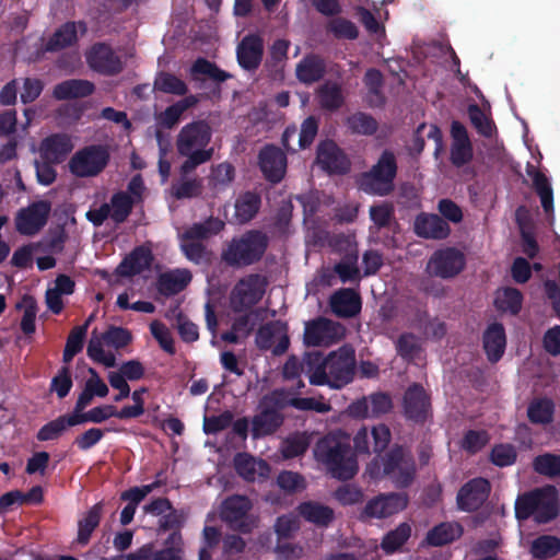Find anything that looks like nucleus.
Here are the masks:
<instances>
[{"mask_svg":"<svg viewBox=\"0 0 560 560\" xmlns=\"http://www.w3.org/2000/svg\"><path fill=\"white\" fill-rule=\"evenodd\" d=\"M375 458L369 467L370 475L374 478L386 477L397 488H407L415 480L417 466L410 451L401 445H394L387 453Z\"/></svg>","mask_w":560,"mask_h":560,"instance_id":"nucleus-4","label":"nucleus"},{"mask_svg":"<svg viewBox=\"0 0 560 560\" xmlns=\"http://www.w3.org/2000/svg\"><path fill=\"white\" fill-rule=\"evenodd\" d=\"M190 78L192 81L202 82L205 78L220 84L228 79L232 78L231 73L222 70L217 63L203 58H197L189 69Z\"/></svg>","mask_w":560,"mask_h":560,"instance_id":"nucleus-32","label":"nucleus"},{"mask_svg":"<svg viewBox=\"0 0 560 560\" xmlns=\"http://www.w3.org/2000/svg\"><path fill=\"white\" fill-rule=\"evenodd\" d=\"M529 551L535 559H551L560 552V538L553 535H540L532 541Z\"/></svg>","mask_w":560,"mask_h":560,"instance_id":"nucleus-42","label":"nucleus"},{"mask_svg":"<svg viewBox=\"0 0 560 560\" xmlns=\"http://www.w3.org/2000/svg\"><path fill=\"white\" fill-rule=\"evenodd\" d=\"M292 398L285 389H273L260 399V406L281 412L287 407H292Z\"/></svg>","mask_w":560,"mask_h":560,"instance_id":"nucleus-61","label":"nucleus"},{"mask_svg":"<svg viewBox=\"0 0 560 560\" xmlns=\"http://www.w3.org/2000/svg\"><path fill=\"white\" fill-rule=\"evenodd\" d=\"M331 312L340 318H351L361 312L362 302L353 289L343 288L336 291L329 299Z\"/></svg>","mask_w":560,"mask_h":560,"instance_id":"nucleus-25","label":"nucleus"},{"mask_svg":"<svg viewBox=\"0 0 560 560\" xmlns=\"http://www.w3.org/2000/svg\"><path fill=\"white\" fill-rule=\"evenodd\" d=\"M327 31L331 33L337 39H357L359 30L357 25L345 18H335L327 24Z\"/></svg>","mask_w":560,"mask_h":560,"instance_id":"nucleus-56","label":"nucleus"},{"mask_svg":"<svg viewBox=\"0 0 560 560\" xmlns=\"http://www.w3.org/2000/svg\"><path fill=\"white\" fill-rule=\"evenodd\" d=\"M268 245L269 238L266 233L250 230L241 237L233 238L223 253V259L230 266H249L262 258Z\"/></svg>","mask_w":560,"mask_h":560,"instance_id":"nucleus-5","label":"nucleus"},{"mask_svg":"<svg viewBox=\"0 0 560 560\" xmlns=\"http://www.w3.org/2000/svg\"><path fill=\"white\" fill-rule=\"evenodd\" d=\"M466 267L464 253L455 247H445L435 250L427 265V270L441 279H452Z\"/></svg>","mask_w":560,"mask_h":560,"instance_id":"nucleus-11","label":"nucleus"},{"mask_svg":"<svg viewBox=\"0 0 560 560\" xmlns=\"http://www.w3.org/2000/svg\"><path fill=\"white\" fill-rule=\"evenodd\" d=\"M314 457L331 477L338 480L352 479L359 465L348 434L338 430L320 438L314 446Z\"/></svg>","mask_w":560,"mask_h":560,"instance_id":"nucleus-2","label":"nucleus"},{"mask_svg":"<svg viewBox=\"0 0 560 560\" xmlns=\"http://www.w3.org/2000/svg\"><path fill=\"white\" fill-rule=\"evenodd\" d=\"M539 497H542V489H535L526 492L515 501V516L517 520H527L535 516L536 510L539 504Z\"/></svg>","mask_w":560,"mask_h":560,"instance_id":"nucleus-45","label":"nucleus"},{"mask_svg":"<svg viewBox=\"0 0 560 560\" xmlns=\"http://www.w3.org/2000/svg\"><path fill=\"white\" fill-rule=\"evenodd\" d=\"M555 405L551 399H534L527 408L528 420L533 424H549L553 420Z\"/></svg>","mask_w":560,"mask_h":560,"instance_id":"nucleus-44","label":"nucleus"},{"mask_svg":"<svg viewBox=\"0 0 560 560\" xmlns=\"http://www.w3.org/2000/svg\"><path fill=\"white\" fill-rule=\"evenodd\" d=\"M51 205L46 200H38L21 208L14 218L15 230L24 236L36 235L46 224L50 214Z\"/></svg>","mask_w":560,"mask_h":560,"instance_id":"nucleus-13","label":"nucleus"},{"mask_svg":"<svg viewBox=\"0 0 560 560\" xmlns=\"http://www.w3.org/2000/svg\"><path fill=\"white\" fill-rule=\"evenodd\" d=\"M88 31L84 21H69L61 24L45 44V50L55 52L71 47L78 43V32L84 35Z\"/></svg>","mask_w":560,"mask_h":560,"instance_id":"nucleus-23","label":"nucleus"},{"mask_svg":"<svg viewBox=\"0 0 560 560\" xmlns=\"http://www.w3.org/2000/svg\"><path fill=\"white\" fill-rule=\"evenodd\" d=\"M482 345L490 362H498L504 354L506 347V335L501 323L490 324L483 332Z\"/></svg>","mask_w":560,"mask_h":560,"instance_id":"nucleus-27","label":"nucleus"},{"mask_svg":"<svg viewBox=\"0 0 560 560\" xmlns=\"http://www.w3.org/2000/svg\"><path fill=\"white\" fill-rule=\"evenodd\" d=\"M264 57V40L257 34H247L238 43L236 59L240 67L246 71H256Z\"/></svg>","mask_w":560,"mask_h":560,"instance_id":"nucleus-21","label":"nucleus"},{"mask_svg":"<svg viewBox=\"0 0 560 560\" xmlns=\"http://www.w3.org/2000/svg\"><path fill=\"white\" fill-rule=\"evenodd\" d=\"M559 509L555 499L550 498L542 489V497H539V504L534 520L539 524H546L558 516Z\"/></svg>","mask_w":560,"mask_h":560,"instance_id":"nucleus-58","label":"nucleus"},{"mask_svg":"<svg viewBox=\"0 0 560 560\" xmlns=\"http://www.w3.org/2000/svg\"><path fill=\"white\" fill-rule=\"evenodd\" d=\"M312 354H316V351L306 352L302 361H300L295 355L289 357L283 365V377L285 380H295L299 378L303 373L310 378L311 373L307 372L308 366L306 362Z\"/></svg>","mask_w":560,"mask_h":560,"instance_id":"nucleus-59","label":"nucleus"},{"mask_svg":"<svg viewBox=\"0 0 560 560\" xmlns=\"http://www.w3.org/2000/svg\"><path fill=\"white\" fill-rule=\"evenodd\" d=\"M299 514L318 527H327L335 518V512L328 505L315 501H306L298 506Z\"/></svg>","mask_w":560,"mask_h":560,"instance_id":"nucleus-33","label":"nucleus"},{"mask_svg":"<svg viewBox=\"0 0 560 560\" xmlns=\"http://www.w3.org/2000/svg\"><path fill=\"white\" fill-rule=\"evenodd\" d=\"M201 190L202 182L199 178L182 179L171 187L172 196L177 200L198 197Z\"/></svg>","mask_w":560,"mask_h":560,"instance_id":"nucleus-57","label":"nucleus"},{"mask_svg":"<svg viewBox=\"0 0 560 560\" xmlns=\"http://www.w3.org/2000/svg\"><path fill=\"white\" fill-rule=\"evenodd\" d=\"M522 304L523 294L518 289L505 287L498 290L494 299V306L498 311L517 315L522 310Z\"/></svg>","mask_w":560,"mask_h":560,"instance_id":"nucleus-41","label":"nucleus"},{"mask_svg":"<svg viewBox=\"0 0 560 560\" xmlns=\"http://www.w3.org/2000/svg\"><path fill=\"white\" fill-rule=\"evenodd\" d=\"M308 446L310 441L305 434H295L283 442L282 455L285 458H294L303 455Z\"/></svg>","mask_w":560,"mask_h":560,"instance_id":"nucleus-63","label":"nucleus"},{"mask_svg":"<svg viewBox=\"0 0 560 560\" xmlns=\"http://www.w3.org/2000/svg\"><path fill=\"white\" fill-rule=\"evenodd\" d=\"M357 262L358 252L351 250L345 255L340 262L334 266V271L338 275L342 283L353 282L360 279V270Z\"/></svg>","mask_w":560,"mask_h":560,"instance_id":"nucleus-48","label":"nucleus"},{"mask_svg":"<svg viewBox=\"0 0 560 560\" xmlns=\"http://www.w3.org/2000/svg\"><path fill=\"white\" fill-rule=\"evenodd\" d=\"M355 353L351 347L343 346L328 355L320 351L312 354L306 362L310 383L315 386L327 385L340 389L350 384L355 375Z\"/></svg>","mask_w":560,"mask_h":560,"instance_id":"nucleus-1","label":"nucleus"},{"mask_svg":"<svg viewBox=\"0 0 560 560\" xmlns=\"http://www.w3.org/2000/svg\"><path fill=\"white\" fill-rule=\"evenodd\" d=\"M93 82L83 79H68L54 86L52 96L57 101L82 98L94 93Z\"/></svg>","mask_w":560,"mask_h":560,"instance_id":"nucleus-30","label":"nucleus"},{"mask_svg":"<svg viewBox=\"0 0 560 560\" xmlns=\"http://www.w3.org/2000/svg\"><path fill=\"white\" fill-rule=\"evenodd\" d=\"M415 233L425 240H445L451 234V226L439 214L419 213L413 222Z\"/></svg>","mask_w":560,"mask_h":560,"instance_id":"nucleus-22","label":"nucleus"},{"mask_svg":"<svg viewBox=\"0 0 560 560\" xmlns=\"http://www.w3.org/2000/svg\"><path fill=\"white\" fill-rule=\"evenodd\" d=\"M346 125L352 133L372 136L377 131L378 124L371 115L358 112L350 115Z\"/></svg>","mask_w":560,"mask_h":560,"instance_id":"nucleus-46","label":"nucleus"},{"mask_svg":"<svg viewBox=\"0 0 560 560\" xmlns=\"http://www.w3.org/2000/svg\"><path fill=\"white\" fill-rule=\"evenodd\" d=\"M342 336V326L319 316L305 323L303 340L308 347L330 346Z\"/></svg>","mask_w":560,"mask_h":560,"instance_id":"nucleus-15","label":"nucleus"},{"mask_svg":"<svg viewBox=\"0 0 560 560\" xmlns=\"http://www.w3.org/2000/svg\"><path fill=\"white\" fill-rule=\"evenodd\" d=\"M268 287L267 277L250 273L240 279L231 292V304L234 312L252 308L265 295Z\"/></svg>","mask_w":560,"mask_h":560,"instance_id":"nucleus-9","label":"nucleus"},{"mask_svg":"<svg viewBox=\"0 0 560 560\" xmlns=\"http://www.w3.org/2000/svg\"><path fill=\"white\" fill-rule=\"evenodd\" d=\"M85 58L89 67L102 75L113 77L124 70V62L120 56L106 43H95L92 45Z\"/></svg>","mask_w":560,"mask_h":560,"instance_id":"nucleus-16","label":"nucleus"},{"mask_svg":"<svg viewBox=\"0 0 560 560\" xmlns=\"http://www.w3.org/2000/svg\"><path fill=\"white\" fill-rule=\"evenodd\" d=\"M334 495L342 505H354L361 503L364 499L362 489L353 483H346L338 487Z\"/></svg>","mask_w":560,"mask_h":560,"instance_id":"nucleus-62","label":"nucleus"},{"mask_svg":"<svg viewBox=\"0 0 560 560\" xmlns=\"http://www.w3.org/2000/svg\"><path fill=\"white\" fill-rule=\"evenodd\" d=\"M103 343H105L103 335L97 337L94 330L89 340L86 353L94 362L103 364L106 368H114L116 365V357L112 352L106 353L103 349Z\"/></svg>","mask_w":560,"mask_h":560,"instance_id":"nucleus-47","label":"nucleus"},{"mask_svg":"<svg viewBox=\"0 0 560 560\" xmlns=\"http://www.w3.org/2000/svg\"><path fill=\"white\" fill-rule=\"evenodd\" d=\"M259 168L266 180L278 184L280 183L287 171V155L284 152L273 145H265L258 154Z\"/></svg>","mask_w":560,"mask_h":560,"instance_id":"nucleus-20","label":"nucleus"},{"mask_svg":"<svg viewBox=\"0 0 560 560\" xmlns=\"http://www.w3.org/2000/svg\"><path fill=\"white\" fill-rule=\"evenodd\" d=\"M408 503L409 497L405 492L381 493L366 502L359 520L386 518L404 511Z\"/></svg>","mask_w":560,"mask_h":560,"instance_id":"nucleus-10","label":"nucleus"},{"mask_svg":"<svg viewBox=\"0 0 560 560\" xmlns=\"http://www.w3.org/2000/svg\"><path fill=\"white\" fill-rule=\"evenodd\" d=\"M212 133V127L205 119L194 120L182 127L176 137L177 153L186 158L179 168L182 176L212 160L214 148L209 147Z\"/></svg>","mask_w":560,"mask_h":560,"instance_id":"nucleus-3","label":"nucleus"},{"mask_svg":"<svg viewBox=\"0 0 560 560\" xmlns=\"http://www.w3.org/2000/svg\"><path fill=\"white\" fill-rule=\"evenodd\" d=\"M317 100L322 109L331 113L339 110L345 104L341 85L337 82H325L317 90Z\"/></svg>","mask_w":560,"mask_h":560,"instance_id":"nucleus-37","label":"nucleus"},{"mask_svg":"<svg viewBox=\"0 0 560 560\" xmlns=\"http://www.w3.org/2000/svg\"><path fill=\"white\" fill-rule=\"evenodd\" d=\"M102 335L105 345L117 350L127 347L132 340L131 332L124 327L109 326Z\"/></svg>","mask_w":560,"mask_h":560,"instance_id":"nucleus-60","label":"nucleus"},{"mask_svg":"<svg viewBox=\"0 0 560 560\" xmlns=\"http://www.w3.org/2000/svg\"><path fill=\"white\" fill-rule=\"evenodd\" d=\"M489 459L494 466L509 467L516 463L517 452L510 443H499L493 445Z\"/></svg>","mask_w":560,"mask_h":560,"instance_id":"nucleus-55","label":"nucleus"},{"mask_svg":"<svg viewBox=\"0 0 560 560\" xmlns=\"http://www.w3.org/2000/svg\"><path fill=\"white\" fill-rule=\"evenodd\" d=\"M261 198L255 191H245L235 200V218L238 223L249 222L259 211Z\"/></svg>","mask_w":560,"mask_h":560,"instance_id":"nucleus-38","label":"nucleus"},{"mask_svg":"<svg viewBox=\"0 0 560 560\" xmlns=\"http://www.w3.org/2000/svg\"><path fill=\"white\" fill-rule=\"evenodd\" d=\"M190 281L191 273L187 269L163 272L158 278V291L164 296H172L182 292Z\"/></svg>","mask_w":560,"mask_h":560,"instance_id":"nucleus-31","label":"nucleus"},{"mask_svg":"<svg viewBox=\"0 0 560 560\" xmlns=\"http://www.w3.org/2000/svg\"><path fill=\"white\" fill-rule=\"evenodd\" d=\"M491 492V483L488 479L476 477L465 482L456 495L457 509L471 513L478 511L488 500Z\"/></svg>","mask_w":560,"mask_h":560,"instance_id":"nucleus-17","label":"nucleus"},{"mask_svg":"<svg viewBox=\"0 0 560 560\" xmlns=\"http://www.w3.org/2000/svg\"><path fill=\"white\" fill-rule=\"evenodd\" d=\"M153 86L154 90L159 92L178 96H184L188 92V86L185 81H183L177 75L166 71H160L156 74Z\"/></svg>","mask_w":560,"mask_h":560,"instance_id":"nucleus-43","label":"nucleus"},{"mask_svg":"<svg viewBox=\"0 0 560 560\" xmlns=\"http://www.w3.org/2000/svg\"><path fill=\"white\" fill-rule=\"evenodd\" d=\"M534 470L549 478L560 477V455L545 453L538 455L533 460Z\"/></svg>","mask_w":560,"mask_h":560,"instance_id":"nucleus-51","label":"nucleus"},{"mask_svg":"<svg viewBox=\"0 0 560 560\" xmlns=\"http://www.w3.org/2000/svg\"><path fill=\"white\" fill-rule=\"evenodd\" d=\"M135 200L127 191L114 192L109 202H104L97 208H90L85 218L94 226L98 228L110 219L116 225L125 223L132 213Z\"/></svg>","mask_w":560,"mask_h":560,"instance_id":"nucleus-8","label":"nucleus"},{"mask_svg":"<svg viewBox=\"0 0 560 560\" xmlns=\"http://www.w3.org/2000/svg\"><path fill=\"white\" fill-rule=\"evenodd\" d=\"M284 418L281 412L268 409L259 405V411L252 419V436L259 439L271 435L283 424Z\"/></svg>","mask_w":560,"mask_h":560,"instance_id":"nucleus-28","label":"nucleus"},{"mask_svg":"<svg viewBox=\"0 0 560 560\" xmlns=\"http://www.w3.org/2000/svg\"><path fill=\"white\" fill-rule=\"evenodd\" d=\"M152 261V252L144 246H138L120 261L115 272L119 277H133L149 269Z\"/></svg>","mask_w":560,"mask_h":560,"instance_id":"nucleus-26","label":"nucleus"},{"mask_svg":"<svg viewBox=\"0 0 560 560\" xmlns=\"http://www.w3.org/2000/svg\"><path fill=\"white\" fill-rule=\"evenodd\" d=\"M184 541L180 533H171L164 541V548L155 550L154 560H183Z\"/></svg>","mask_w":560,"mask_h":560,"instance_id":"nucleus-49","label":"nucleus"},{"mask_svg":"<svg viewBox=\"0 0 560 560\" xmlns=\"http://www.w3.org/2000/svg\"><path fill=\"white\" fill-rule=\"evenodd\" d=\"M73 382L69 366H61L50 382V390L62 399L70 393Z\"/></svg>","mask_w":560,"mask_h":560,"instance_id":"nucleus-64","label":"nucleus"},{"mask_svg":"<svg viewBox=\"0 0 560 560\" xmlns=\"http://www.w3.org/2000/svg\"><path fill=\"white\" fill-rule=\"evenodd\" d=\"M255 343L261 351L271 350L273 355H282L290 347L288 324L278 319L261 325L256 332Z\"/></svg>","mask_w":560,"mask_h":560,"instance_id":"nucleus-12","label":"nucleus"},{"mask_svg":"<svg viewBox=\"0 0 560 560\" xmlns=\"http://www.w3.org/2000/svg\"><path fill=\"white\" fill-rule=\"evenodd\" d=\"M71 136L66 132H57L47 136L40 141L39 158L50 162L62 163L73 150Z\"/></svg>","mask_w":560,"mask_h":560,"instance_id":"nucleus-24","label":"nucleus"},{"mask_svg":"<svg viewBox=\"0 0 560 560\" xmlns=\"http://www.w3.org/2000/svg\"><path fill=\"white\" fill-rule=\"evenodd\" d=\"M78 425L75 415H62L44 424L37 432L36 439L40 442L58 440L63 432L70 428Z\"/></svg>","mask_w":560,"mask_h":560,"instance_id":"nucleus-39","label":"nucleus"},{"mask_svg":"<svg viewBox=\"0 0 560 560\" xmlns=\"http://www.w3.org/2000/svg\"><path fill=\"white\" fill-rule=\"evenodd\" d=\"M397 168L394 152L384 150L371 170L361 175L360 188L371 195L388 196L395 188Z\"/></svg>","mask_w":560,"mask_h":560,"instance_id":"nucleus-6","label":"nucleus"},{"mask_svg":"<svg viewBox=\"0 0 560 560\" xmlns=\"http://www.w3.org/2000/svg\"><path fill=\"white\" fill-rule=\"evenodd\" d=\"M463 535V527L458 523L444 522L431 528L425 536L429 546L442 547L452 544Z\"/></svg>","mask_w":560,"mask_h":560,"instance_id":"nucleus-34","label":"nucleus"},{"mask_svg":"<svg viewBox=\"0 0 560 560\" xmlns=\"http://www.w3.org/2000/svg\"><path fill=\"white\" fill-rule=\"evenodd\" d=\"M75 417L78 420V424H82L85 422L102 423L112 417L121 419L120 410H117V408L114 405L97 406L90 409L89 411L84 412L81 416L75 415Z\"/></svg>","mask_w":560,"mask_h":560,"instance_id":"nucleus-54","label":"nucleus"},{"mask_svg":"<svg viewBox=\"0 0 560 560\" xmlns=\"http://www.w3.org/2000/svg\"><path fill=\"white\" fill-rule=\"evenodd\" d=\"M526 172L533 179V187L540 198L544 211L547 214L553 212V190L548 177L529 163L527 164Z\"/></svg>","mask_w":560,"mask_h":560,"instance_id":"nucleus-36","label":"nucleus"},{"mask_svg":"<svg viewBox=\"0 0 560 560\" xmlns=\"http://www.w3.org/2000/svg\"><path fill=\"white\" fill-rule=\"evenodd\" d=\"M103 506V502L95 503L78 521L77 542L80 546H86L90 542L93 532L98 527L101 523Z\"/></svg>","mask_w":560,"mask_h":560,"instance_id":"nucleus-35","label":"nucleus"},{"mask_svg":"<svg viewBox=\"0 0 560 560\" xmlns=\"http://www.w3.org/2000/svg\"><path fill=\"white\" fill-rule=\"evenodd\" d=\"M325 73V60L316 54L305 55L295 68L296 79L307 85L320 81Z\"/></svg>","mask_w":560,"mask_h":560,"instance_id":"nucleus-29","label":"nucleus"},{"mask_svg":"<svg viewBox=\"0 0 560 560\" xmlns=\"http://www.w3.org/2000/svg\"><path fill=\"white\" fill-rule=\"evenodd\" d=\"M250 509L252 502L247 497L234 494L222 502L220 516L231 529L247 534L252 532Z\"/></svg>","mask_w":560,"mask_h":560,"instance_id":"nucleus-14","label":"nucleus"},{"mask_svg":"<svg viewBox=\"0 0 560 560\" xmlns=\"http://www.w3.org/2000/svg\"><path fill=\"white\" fill-rule=\"evenodd\" d=\"M468 116L471 125L475 127L478 133L486 138H491L493 136L495 130L494 122L477 104H471L468 106Z\"/></svg>","mask_w":560,"mask_h":560,"instance_id":"nucleus-53","label":"nucleus"},{"mask_svg":"<svg viewBox=\"0 0 560 560\" xmlns=\"http://www.w3.org/2000/svg\"><path fill=\"white\" fill-rule=\"evenodd\" d=\"M402 407L405 417L408 420L416 423L427 421L431 410V401L430 396L421 384L413 383L407 388L404 395Z\"/></svg>","mask_w":560,"mask_h":560,"instance_id":"nucleus-19","label":"nucleus"},{"mask_svg":"<svg viewBox=\"0 0 560 560\" xmlns=\"http://www.w3.org/2000/svg\"><path fill=\"white\" fill-rule=\"evenodd\" d=\"M397 354L405 361H413L422 348L416 335L402 332L395 342Z\"/></svg>","mask_w":560,"mask_h":560,"instance_id":"nucleus-50","label":"nucleus"},{"mask_svg":"<svg viewBox=\"0 0 560 560\" xmlns=\"http://www.w3.org/2000/svg\"><path fill=\"white\" fill-rule=\"evenodd\" d=\"M110 154L102 144H90L78 150L69 160L70 173L79 178L95 177L108 165Z\"/></svg>","mask_w":560,"mask_h":560,"instance_id":"nucleus-7","label":"nucleus"},{"mask_svg":"<svg viewBox=\"0 0 560 560\" xmlns=\"http://www.w3.org/2000/svg\"><path fill=\"white\" fill-rule=\"evenodd\" d=\"M235 177V168L229 162L220 163L212 166L209 177L210 186L215 190L225 189Z\"/></svg>","mask_w":560,"mask_h":560,"instance_id":"nucleus-52","label":"nucleus"},{"mask_svg":"<svg viewBox=\"0 0 560 560\" xmlns=\"http://www.w3.org/2000/svg\"><path fill=\"white\" fill-rule=\"evenodd\" d=\"M412 528L407 522L400 523L397 527L386 533L381 541V548L386 555H394L411 537Z\"/></svg>","mask_w":560,"mask_h":560,"instance_id":"nucleus-40","label":"nucleus"},{"mask_svg":"<svg viewBox=\"0 0 560 560\" xmlns=\"http://www.w3.org/2000/svg\"><path fill=\"white\" fill-rule=\"evenodd\" d=\"M316 162L330 175H345L350 171L351 162L345 151L332 140H325L317 147Z\"/></svg>","mask_w":560,"mask_h":560,"instance_id":"nucleus-18","label":"nucleus"}]
</instances>
